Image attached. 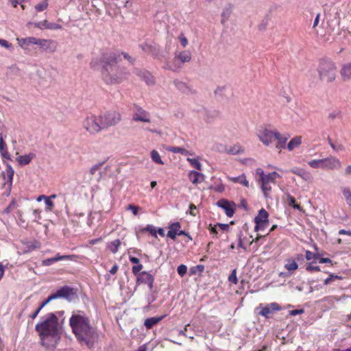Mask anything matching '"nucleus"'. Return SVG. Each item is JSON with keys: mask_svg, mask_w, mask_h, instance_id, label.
Wrapping results in <instances>:
<instances>
[{"mask_svg": "<svg viewBox=\"0 0 351 351\" xmlns=\"http://www.w3.org/2000/svg\"><path fill=\"white\" fill-rule=\"evenodd\" d=\"M0 45L5 49H12V45L6 40L0 38Z\"/></svg>", "mask_w": 351, "mask_h": 351, "instance_id": "49", "label": "nucleus"}, {"mask_svg": "<svg viewBox=\"0 0 351 351\" xmlns=\"http://www.w3.org/2000/svg\"><path fill=\"white\" fill-rule=\"evenodd\" d=\"M54 260L52 258H47L43 261V265L44 266H50L54 263Z\"/></svg>", "mask_w": 351, "mask_h": 351, "instance_id": "58", "label": "nucleus"}, {"mask_svg": "<svg viewBox=\"0 0 351 351\" xmlns=\"http://www.w3.org/2000/svg\"><path fill=\"white\" fill-rule=\"evenodd\" d=\"M304 313V310L303 308H300V309L291 310L289 311V313L291 316H295L298 315L302 314Z\"/></svg>", "mask_w": 351, "mask_h": 351, "instance_id": "54", "label": "nucleus"}, {"mask_svg": "<svg viewBox=\"0 0 351 351\" xmlns=\"http://www.w3.org/2000/svg\"><path fill=\"white\" fill-rule=\"evenodd\" d=\"M142 232H149L152 236L157 237V232L156 228L153 225H147L141 230Z\"/></svg>", "mask_w": 351, "mask_h": 351, "instance_id": "42", "label": "nucleus"}, {"mask_svg": "<svg viewBox=\"0 0 351 351\" xmlns=\"http://www.w3.org/2000/svg\"><path fill=\"white\" fill-rule=\"evenodd\" d=\"M69 326L77 341L82 346L90 349L98 341L97 330L92 324L89 316L83 311H73L69 319Z\"/></svg>", "mask_w": 351, "mask_h": 351, "instance_id": "2", "label": "nucleus"}, {"mask_svg": "<svg viewBox=\"0 0 351 351\" xmlns=\"http://www.w3.org/2000/svg\"><path fill=\"white\" fill-rule=\"evenodd\" d=\"M180 227L181 225L179 222H175L171 223L169 227V230L167 232V237L173 240H175Z\"/></svg>", "mask_w": 351, "mask_h": 351, "instance_id": "24", "label": "nucleus"}, {"mask_svg": "<svg viewBox=\"0 0 351 351\" xmlns=\"http://www.w3.org/2000/svg\"><path fill=\"white\" fill-rule=\"evenodd\" d=\"M228 280L234 284H237L238 280L237 278L236 269H234L228 277Z\"/></svg>", "mask_w": 351, "mask_h": 351, "instance_id": "50", "label": "nucleus"}, {"mask_svg": "<svg viewBox=\"0 0 351 351\" xmlns=\"http://www.w3.org/2000/svg\"><path fill=\"white\" fill-rule=\"evenodd\" d=\"M54 298L53 297L52 294H51L48 298L42 302V303L40 304L41 307H45L47 304H48L51 301L53 300Z\"/></svg>", "mask_w": 351, "mask_h": 351, "instance_id": "57", "label": "nucleus"}, {"mask_svg": "<svg viewBox=\"0 0 351 351\" xmlns=\"http://www.w3.org/2000/svg\"><path fill=\"white\" fill-rule=\"evenodd\" d=\"M0 153L3 158L10 160V156L7 151L6 144L1 134H0Z\"/></svg>", "mask_w": 351, "mask_h": 351, "instance_id": "25", "label": "nucleus"}, {"mask_svg": "<svg viewBox=\"0 0 351 351\" xmlns=\"http://www.w3.org/2000/svg\"><path fill=\"white\" fill-rule=\"evenodd\" d=\"M285 267L288 271H294L298 269V265L294 259H289L287 261V263L285 264Z\"/></svg>", "mask_w": 351, "mask_h": 351, "instance_id": "37", "label": "nucleus"}, {"mask_svg": "<svg viewBox=\"0 0 351 351\" xmlns=\"http://www.w3.org/2000/svg\"><path fill=\"white\" fill-rule=\"evenodd\" d=\"M179 39L180 40V43L183 47H185L188 45L187 38L184 36L182 34L179 36Z\"/></svg>", "mask_w": 351, "mask_h": 351, "instance_id": "61", "label": "nucleus"}, {"mask_svg": "<svg viewBox=\"0 0 351 351\" xmlns=\"http://www.w3.org/2000/svg\"><path fill=\"white\" fill-rule=\"evenodd\" d=\"M279 136V132L274 130H270L267 128L258 130V137L259 140L266 146L271 145L275 138Z\"/></svg>", "mask_w": 351, "mask_h": 351, "instance_id": "10", "label": "nucleus"}, {"mask_svg": "<svg viewBox=\"0 0 351 351\" xmlns=\"http://www.w3.org/2000/svg\"><path fill=\"white\" fill-rule=\"evenodd\" d=\"M217 206L225 210L226 215L231 217L234 214V204L226 199H221L216 203Z\"/></svg>", "mask_w": 351, "mask_h": 351, "instance_id": "15", "label": "nucleus"}, {"mask_svg": "<svg viewBox=\"0 0 351 351\" xmlns=\"http://www.w3.org/2000/svg\"><path fill=\"white\" fill-rule=\"evenodd\" d=\"M317 72L322 81L332 82L336 77V66L328 59H322L319 61Z\"/></svg>", "mask_w": 351, "mask_h": 351, "instance_id": "3", "label": "nucleus"}, {"mask_svg": "<svg viewBox=\"0 0 351 351\" xmlns=\"http://www.w3.org/2000/svg\"><path fill=\"white\" fill-rule=\"evenodd\" d=\"M36 38L33 36H29L23 38H17L18 44L24 50H29V47L32 45H36Z\"/></svg>", "mask_w": 351, "mask_h": 351, "instance_id": "18", "label": "nucleus"}, {"mask_svg": "<svg viewBox=\"0 0 351 351\" xmlns=\"http://www.w3.org/2000/svg\"><path fill=\"white\" fill-rule=\"evenodd\" d=\"M128 209L130 210L134 215H136L138 214L139 207L132 204H129Z\"/></svg>", "mask_w": 351, "mask_h": 351, "instance_id": "56", "label": "nucleus"}, {"mask_svg": "<svg viewBox=\"0 0 351 351\" xmlns=\"http://www.w3.org/2000/svg\"><path fill=\"white\" fill-rule=\"evenodd\" d=\"M341 112L339 110H335L330 112L328 115V117L331 119H335V118L339 117Z\"/></svg>", "mask_w": 351, "mask_h": 351, "instance_id": "59", "label": "nucleus"}, {"mask_svg": "<svg viewBox=\"0 0 351 351\" xmlns=\"http://www.w3.org/2000/svg\"><path fill=\"white\" fill-rule=\"evenodd\" d=\"M217 224L214 226H213L211 224H210L208 228L211 234H213L214 236H216L217 234Z\"/></svg>", "mask_w": 351, "mask_h": 351, "instance_id": "62", "label": "nucleus"}, {"mask_svg": "<svg viewBox=\"0 0 351 351\" xmlns=\"http://www.w3.org/2000/svg\"><path fill=\"white\" fill-rule=\"evenodd\" d=\"M228 152L232 155H236L241 153V147L239 146H234L231 147Z\"/></svg>", "mask_w": 351, "mask_h": 351, "instance_id": "52", "label": "nucleus"}, {"mask_svg": "<svg viewBox=\"0 0 351 351\" xmlns=\"http://www.w3.org/2000/svg\"><path fill=\"white\" fill-rule=\"evenodd\" d=\"M197 209V207L193 204H191L189 205V213L190 215H193V216H195L196 215V213L195 212V210H196Z\"/></svg>", "mask_w": 351, "mask_h": 351, "instance_id": "64", "label": "nucleus"}, {"mask_svg": "<svg viewBox=\"0 0 351 351\" xmlns=\"http://www.w3.org/2000/svg\"><path fill=\"white\" fill-rule=\"evenodd\" d=\"M312 168H322L324 169L323 159L312 160L308 162Z\"/></svg>", "mask_w": 351, "mask_h": 351, "instance_id": "40", "label": "nucleus"}, {"mask_svg": "<svg viewBox=\"0 0 351 351\" xmlns=\"http://www.w3.org/2000/svg\"><path fill=\"white\" fill-rule=\"evenodd\" d=\"M121 120V115L117 111H109L99 116V121L101 123L104 130L117 125Z\"/></svg>", "mask_w": 351, "mask_h": 351, "instance_id": "5", "label": "nucleus"}, {"mask_svg": "<svg viewBox=\"0 0 351 351\" xmlns=\"http://www.w3.org/2000/svg\"><path fill=\"white\" fill-rule=\"evenodd\" d=\"M341 77L344 82L351 80V63H347L342 65L340 70Z\"/></svg>", "mask_w": 351, "mask_h": 351, "instance_id": "21", "label": "nucleus"}, {"mask_svg": "<svg viewBox=\"0 0 351 351\" xmlns=\"http://www.w3.org/2000/svg\"><path fill=\"white\" fill-rule=\"evenodd\" d=\"M132 119L135 122L149 123L151 121L150 113L138 104H134L132 108Z\"/></svg>", "mask_w": 351, "mask_h": 351, "instance_id": "9", "label": "nucleus"}, {"mask_svg": "<svg viewBox=\"0 0 351 351\" xmlns=\"http://www.w3.org/2000/svg\"><path fill=\"white\" fill-rule=\"evenodd\" d=\"M45 205H46V210H49V211H51L53 206H54V204L53 202H52V200L50 199V198H49L47 196V197L45 198Z\"/></svg>", "mask_w": 351, "mask_h": 351, "instance_id": "47", "label": "nucleus"}, {"mask_svg": "<svg viewBox=\"0 0 351 351\" xmlns=\"http://www.w3.org/2000/svg\"><path fill=\"white\" fill-rule=\"evenodd\" d=\"M136 265H134L132 268V273L138 276V275L141 273L140 271L143 269V265L141 264H136Z\"/></svg>", "mask_w": 351, "mask_h": 351, "instance_id": "48", "label": "nucleus"}, {"mask_svg": "<svg viewBox=\"0 0 351 351\" xmlns=\"http://www.w3.org/2000/svg\"><path fill=\"white\" fill-rule=\"evenodd\" d=\"M173 84L179 90L184 93L188 94L191 91L190 88L182 81L176 80L173 81Z\"/></svg>", "mask_w": 351, "mask_h": 351, "instance_id": "28", "label": "nucleus"}, {"mask_svg": "<svg viewBox=\"0 0 351 351\" xmlns=\"http://www.w3.org/2000/svg\"><path fill=\"white\" fill-rule=\"evenodd\" d=\"M187 160L194 168H195L197 170H201L202 165L197 158H188Z\"/></svg>", "mask_w": 351, "mask_h": 351, "instance_id": "44", "label": "nucleus"}, {"mask_svg": "<svg viewBox=\"0 0 351 351\" xmlns=\"http://www.w3.org/2000/svg\"><path fill=\"white\" fill-rule=\"evenodd\" d=\"M75 256V255H60L59 254H58L56 256L53 257V258L54 260V262L56 263L59 261L64 260L73 261Z\"/></svg>", "mask_w": 351, "mask_h": 351, "instance_id": "41", "label": "nucleus"}, {"mask_svg": "<svg viewBox=\"0 0 351 351\" xmlns=\"http://www.w3.org/2000/svg\"><path fill=\"white\" fill-rule=\"evenodd\" d=\"M174 62L171 63L169 62H167L165 68L166 69H169L173 71H178L181 66L176 63V61L180 60L182 63L189 62L191 60V54L189 51H183L181 52H176L174 56Z\"/></svg>", "mask_w": 351, "mask_h": 351, "instance_id": "6", "label": "nucleus"}, {"mask_svg": "<svg viewBox=\"0 0 351 351\" xmlns=\"http://www.w3.org/2000/svg\"><path fill=\"white\" fill-rule=\"evenodd\" d=\"M302 143V137L296 136L292 138L287 145V149L289 151L293 150L294 148L298 147Z\"/></svg>", "mask_w": 351, "mask_h": 351, "instance_id": "33", "label": "nucleus"}, {"mask_svg": "<svg viewBox=\"0 0 351 351\" xmlns=\"http://www.w3.org/2000/svg\"><path fill=\"white\" fill-rule=\"evenodd\" d=\"M102 69L118 67V55L114 53H104L101 58Z\"/></svg>", "mask_w": 351, "mask_h": 351, "instance_id": "12", "label": "nucleus"}, {"mask_svg": "<svg viewBox=\"0 0 351 351\" xmlns=\"http://www.w3.org/2000/svg\"><path fill=\"white\" fill-rule=\"evenodd\" d=\"M256 309L259 310V315H262L266 319H268L271 317V315L274 312L280 311L281 306L276 302H271L267 304L265 306H262L261 304L258 307H257Z\"/></svg>", "mask_w": 351, "mask_h": 351, "instance_id": "14", "label": "nucleus"}, {"mask_svg": "<svg viewBox=\"0 0 351 351\" xmlns=\"http://www.w3.org/2000/svg\"><path fill=\"white\" fill-rule=\"evenodd\" d=\"M230 12L229 10H226L222 12V14H221V16L223 18L222 23H225V21L228 19V17L230 16Z\"/></svg>", "mask_w": 351, "mask_h": 351, "instance_id": "63", "label": "nucleus"}, {"mask_svg": "<svg viewBox=\"0 0 351 351\" xmlns=\"http://www.w3.org/2000/svg\"><path fill=\"white\" fill-rule=\"evenodd\" d=\"M324 169L327 168L329 169H339L341 167V162L335 157H328L323 158Z\"/></svg>", "mask_w": 351, "mask_h": 351, "instance_id": "16", "label": "nucleus"}, {"mask_svg": "<svg viewBox=\"0 0 351 351\" xmlns=\"http://www.w3.org/2000/svg\"><path fill=\"white\" fill-rule=\"evenodd\" d=\"M135 73L137 75L141 77L147 85L154 84V80L152 74L146 71H141L137 69H135Z\"/></svg>", "mask_w": 351, "mask_h": 351, "instance_id": "19", "label": "nucleus"}, {"mask_svg": "<svg viewBox=\"0 0 351 351\" xmlns=\"http://www.w3.org/2000/svg\"><path fill=\"white\" fill-rule=\"evenodd\" d=\"M121 245V241L119 239H115L108 243L107 248L113 254H116Z\"/></svg>", "mask_w": 351, "mask_h": 351, "instance_id": "31", "label": "nucleus"}, {"mask_svg": "<svg viewBox=\"0 0 351 351\" xmlns=\"http://www.w3.org/2000/svg\"><path fill=\"white\" fill-rule=\"evenodd\" d=\"M170 152L176 154H181L182 155L187 156L189 154L188 150L180 147H172L169 149Z\"/></svg>", "mask_w": 351, "mask_h": 351, "instance_id": "39", "label": "nucleus"}, {"mask_svg": "<svg viewBox=\"0 0 351 351\" xmlns=\"http://www.w3.org/2000/svg\"><path fill=\"white\" fill-rule=\"evenodd\" d=\"M83 126L90 134H97L104 130L99 121V117H87L83 122Z\"/></svg>", "mask_w": 351, "mask_h": 351, "instance_id": "8", "label": "nucleus"}, {"mask_svg": "<svg viewBox=\"0 0 351 351\" xmlns=\"http://www.w3.org/2000/svg\"><path fill=\"white\" fill-rule=\"evenodd\" d=\"M341 191L347 204L351 206V190L348 186H342Z\"/></svg>", "mask_w": 351, "mask_h": 351, "instance_id": "29", "label": "nucleus"}, {"mask_svg": "<svg viewBox=\"0 0 351 351\" xmlns=\"http://www.w3.org/2000/svg\"><path fill=\"white\" fill-rule=\"evenodd\" d=\"M306 271H308L309 272L319 271L320 270V269L318 266H313V263H308L306 265Z\"/></svg>", "mask_w": 351, "mask_h": 351, "instance_id": "51", "label": "nucleus"}, {"mask_svg": "<svg viewBox=\"0 0 351 351\" xmlns=\"http://www.w3.org/2000/svg\"><path fill=\"white\" fill-rule=\"evenodd\" d=\"M178 274L181 276L183 277L187 271V267L185 265H180L177 268Z\"/></svg>", "mask_w": 351, "mask_h": 351, "instance_id": "46", "label": "nucleus"}, {"mask_svg": "<svg viewBox=\"0 0 351 351\" xmlns=\"http://www.w3.org/2000/svg\"><path fill=\"white\" fill-rule=\"evenodd\" d=\"M34 154H29V155L20 156L18 157L17 160L20 165L23 166L28 165L32 158H34Z\"/></svg>", "mask_w": 351, "mask_h": 351, "instance_id": "30", "label": "nucleus"}, {"mask_svg": "<svg viewBox=\"0 0 351 351\" xmlns=\"http://www.w3.org/2000/svg\"><path fill=\"white\" fill-rule=\"evenodd\" d=\"M268 217L269 214L264 208L259 210L258 215L254 218L255 231L263 230L269 226Z\"/></svg>", "mask_w": 351, "mask_h": 351, "instance_id": "11", "label": "nucleus"}, {"mask_svg": "<svg viewBox=\"0 0 351 351\" xmlns=\"http://www.w3.org/2000/svg\"><path fill=\"white\" fill-rule=\"evenodd\" d=\"M153 278L154 276L150 273L145 271H141L136 277V287L141 284H147ZM136 289V287H135Z\"/></svg>", "mask_w": 351, "mask_h": 351, "instance_id": "20", "label": "nucleus"}, {"mask_svg": "<svg viewBox=\"0 0 351 351\" xmlns=\"http://www.w3.org/2000/svg\"><path fill=\"white\" fill-rule=\"evenodd\" d=\"M166 317L165 315L159 317H152L147 318L144 322V326L147 329H151L154 326L158 324L160 321H162Z\"/></svg>", "mask_w": 351, "mask_h": 351, "instance_id": "22", "label": "nucleus"}, {"mask_svg": "<svg viewBox=\"0 0 351 351\" xmlns=\"http://www.w3.org/2000/svg\"><path fill=\"white\" fill-rule=\"evenodd\" d=\"M261 189L264 193V195L266 198L269 197V193L271 190V186L270 185V182L266 181L265 180H261Z\"/></svg>", "mask_w": 351, "mask_h": 351, "instance_id": "34", "label": "nucleus"}, {"mask_svg": "<svg viewBox=\"0 0 351 351\" xmlns=\"http://www.w3.org/2000/svg\"><path fill=\"white\" fill-rule=\"evenodd\" d=\"M54 300L58 298L65 299L71 302L77 298V295L75 289L69 286L65 285L58 289L55 293H52Z\"/></svg>", "mask_w": 351, "mask_h": 351, "instance_id": "7", "label": "nucleus"}, {"mask_svg": "<svg viewBox=\"0 0 351 351\" xmlns=\"http://www.w3.org/2000/svg\"><path fill=\"white\" fill-rule=\"evenodd\" d=\"M48 7V0H44L43 1L38 3L35 5V9L37 12H41L45 10Z\"/></svg>", "mask_w": 351, "mask_h": 351, "instance_id": "43", "label": "nucleus"}, {"mask_svg": "<svg viewBox=\"0 0 351 351\" xmlns=\"http://www.w3.org/2000/svg\"><path fill=\"white\" fill-rule=\"evenodd\" d=\"M126 75L125 69L120 66L101 69L102 79L107 84H120L125 78Z\"/></svg>", "mask_w": 351, "mask_h": 351, "instance_id": "4", "label": "nucleus"}, {"mask_svg": "<svg viewBox=\"0 0 351 351\" xmlns=\"http://www.w3.org/2000/svg\"><path fill=\"white\" fill-rule=\"evenodd\" d=\"M64 311L49 313L40 318L35 326L40 344L48 350H53L59 343L64 322Z\"/></svg>", "mask_w": 351, "mask_h": 351, "instance_id": "1", "label": "nucleus"}, {"mask_svg": "<svg viewBox=\"0 0 351 351\" xmlns=\"http://www.w3.org/2000/svg\"><path fill=\"white\" fill-rule=\"evenodd\" d=\"M5 173H6L7 176H8V181L10 182V184H12V180H13V176H14V169H12V167H11L10 165H7V168L5 169V172H3V174L5 176Z\"/></svg>", "mask_w": 351, "mask_h": 351, "instance_id": "38", "label": "nucleus"}, {"mask_svg": "<svg viewBox=\"0 0 351 351\" xmlns=\"http://www.w3.org/2000/svg\"><path fill=\"white\" fill-rule=\"evenodd\" d=\"M121 54L123 55V58L126 59L130 63L133 64L135 62V59L131 57L128 53L125 52H122Z\"/></svg>", "mask_w": 351, "mask_h": 351, "instance_id": "55", "label": "nucleus"}, {"mask_svg": "<svg viewBox=\"0 0 351 351\" xmlns=\"http://www.w3.org/2000/svg\"><path fill=\"white\" fill-rule=\"evenodd\" d=\"M36 45L43 51L53 53L57 49V43L50 39L36 38Z\"/></svg>", "mask_w": 351, "mask_h": 351, "instance_id": "13", "label": "nucleus"}, {"mask_svg": "<svg viewBox=\"0 0 351 351\" xmlns=\"http://www.w3.org/2000/svg\"><path fill=\"white\" fill-rule=\"evenodd\" d=\"M139 47L141 48V49L147 53H150L153 51V46L152 45L147 44V43H143L141 44Z\"/></svg>", "mask_w": 351, "mask_h": 351, "instance_id": "45", "label": "nucleus"}, {"mask_svg": "<svg viewBox=\"0 0 351 351\" xmlns=\"http://www.w3.org/2000/svg\"><path fill=\"white\" fill-rule=\"evenodd\" d=\"M274 140L278 141V144L276 145L277 149H282L285 147L286 142L287 141V137L282 136L279 133V136L278 138H275Z\"/></svg>", "mask_w": 351, "mask_h": 351, "instance_id": "36", "label": "nucleus"}, {"mask_svg": "<svg viewBox=\"0 0 351 351\" xmlns=\"http://www.w3.org/2000/svg\"><path fill=\"white\" fill-rule=\"evenodd\" d=\"M290 172L299 176L304 180H308L310 178V175L308 172H306L304 169L300 168H293L290 170Z\"/></svg>", "mask_w": 351, "mask_h": 351, "instance_id": "26", "label": "nucleus"}, {"mask_svg": "<svg viewBox=\"0 0 351 351\" xmlns=\"http://www.w3.org/2000/svg\"><path fill=\"white\" fill-rule=\"evenodd\" d=\"M189 179L193 184H199L204 180V175L196 171H191L189 173Z\"/></svg>", "mask_w": 351, "mask_h": 351, "instance_id": "23", "label": "nucleus"}, {"mask_svg": "<svg viewBox=\"0 0 351 351\" xmlns=\"http://www.w3.org/2000/svg\"><path fill=\"white\" fill-rule=\"evenodd\" d=\"M276 177H280V176L276 171H273L272 173H269L267 175H265L263 171L261 172V179L265 180L269 182H275Z\"/></svg>", "mask_w": 351, "mask_h": 351, "instance_id": "27", "label": "nucleus"}, {"mask_svg": "<svg viewBox=\"0 0 351 351\" xmlns=\"http://www.w3.org/2000/svg\"><path fill=\"white\" fill-rule=\"evenodd\" d=\"M34 26L40 29H60L62 28L61 25L55 23H49L46 20L35 23Z\"/></svg>", "mask_w": 351, "mask_h": 351, "instance_id": "17", "label": "nucleus"}, {"mask_svg": "<svg viewBox=\"0 0 351 351\" xmlns=\"http://www.w3.org/2000/svg\"><path fill=\"white\" fill-rule=\"evenodd\" d=\"M241 237H242V232H239V233L238 234V247L245 250V247L243 245Z\"/></svg>", "mask_w": 351, "mask_h": 351, "instance_id": "60", "label": "nucleus"}, {"mask_svg": "<svg viewBox=\"0 0 351 351\" xmlns=\"http://www.w3.org/2000/svg\"><path fill=\"white\" fill-rule=\"evenodd\" d=\"M231 181H232L234 183H239L245 186H249V182L246 180V177L244 174H242L241 176H239L237 177H232L229 178Z\"/></svg>", "mask_w": 351, "mask_h": 351, "instance_id": "32", "label": "nucleus"}, {"mask_svg": "<svg viewBox=\"0 0 351 351\" xmlns=\"http://www.w3.org/2000/svg\"><path fill=\"white\" fill-rule=\"evenodd\" d=\"M151 158L152 160L156 164H159V165H163L164 162L162 160L161 158H160V156L159 154V153L156 151V150H152L151 152Z\"/></svg>", "mask_w": 351, "mask_h": 351, "instance_id": "35", "label": "nucleus"}, {"mask_svg": "<svg viewBox=\"0 0 351 351\" xmlns=\"http://www.w3.org/2000/svg\"><path fill=\"white\" fill-rule=\"evenodd\" d=\"M330 147L335 152L344 150V147L341 144L335 145V143H330Z\"/></svg>", "mask_w": 351, "mask_h": 351, "instance_id": "53", "label": "nucleus"}]
</instances>
